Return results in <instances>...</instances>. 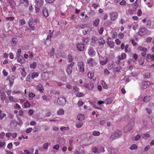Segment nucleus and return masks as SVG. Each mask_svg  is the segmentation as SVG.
<instances>
[{
    "label": "nucleus",
    "mask_w": 154,
    "mask_h": 154,
    "mask_svg": "<svg viewBox=\"0 0 154 154\" xmlns=\"http://www.w3.org/2000/svg\"><path fill=\"white\" fill-rule=\"evenodd\" d=\"M53 76V71H48L46 72H43L42 73L41 76L42 79L43 80L48 79L50 77H52Z\"/></svg>",
    "instance_id": "nucleus-1"
},
{
    "label": "nucleus",
    "mask_w": 154,
    "mask_h": 154,
    "mask_svg": "<svg viewBox=\"0 0 154 154\" xmlns=\"http://www.w3.org/2000/svg\"><path fill=\"white\" fill-rule=\"evenodd\" d=\"M85 64L82 61H79L77 63V67L79 72H84L85 71Z\"/></svg>",
    "instance_id": "nucleus-2"
},
{
    "label": "nucleus",
    "mask_w": 154,
    "mask_h": 154,
    "mask_svg": "<svg viewBox=\"0 0 154 154\" xmlns=\"http://www.w3.org/2000/svg\"><path fill=\"white\" fill-rule=\"evenodd\" d=\"M66 99L63 97H60L58 98L57 103L60 105L63 106L66 103Z\"/></svg>",
    "instance_id": "nucleus-3"
},
{
    "label": "nucleus",
    "mask_w": 154,
    "mask_h": 154,
    "mask_svg": "<svg viewBox=\"0 0 154 154\" xmlns=\"http://www.w3.org/2000/svg\"><path fill=\"white\" fill-rule=\"evenodd\" d=\"M122 132L121 131L118 130L117 131H116L112 135L111 137V138L112 140L117 139L122 135Z\"/></svg>",
    "instance_id": "nucleus-4"
},
{
    "label": "nucleus",
    "mask_w": 154,
    "mask_h": 154,
    "mask_svg": "<svg viewBox=\"0 0 154 154\" xmlns=\"http://www.w3.org/2000/svg\"><path fill=\"white\" fill-rule=\"evenodd\" d=\"M87 63L89 66H96L97 63L96 61L92 58H90L87 60Z\"/></svg>",
    "instance_id": "nucleus-5"
},
{
    "label": "nucleus",
    "mask_w": 154,
    "mask_h": 154,
    "mask_svg": "<svg viewBox=\"0 0 154 154\" xmlns=\"http://www.w3.org/2000/svg\"><path fill=\"white\" fill-rule=\"evenodd\" d=\"M106 41L107 44L109 47L111 48H113L115 45V43L113 41L111 38L108 37Z\"/></svg>",
    "instance_id": "nucleus-6"
},
{
    "label": "nucleus",
    "mask_w": 154,
    "mask_h": 154,
    "mask_svg": "<svg viewBox=\"0 0 154 154\" xmlns=\"http://www.w3.org/2000/svg\"><path fill=\"white\" fill-rule=\"evenodd\" d=\"M74 62H72L67 66L66 71L68 74L70 75L71 74L72 72V67L74 66Z\"/></svg>",
    "instance_id": "nucleus-7"
},
{
    "label": "nucleus",
    "mask_w": 154,
    "mask_h": 154,
    "mask_svg": "<svg viewBox=\"0 0 154 154\" xmlns=\"http://www.w3.org/2000/svg\"><path fill=\"white\" fill-rule=\"evenodd\" d=\"M84 86L88 90H92L94 87V85L93 83L89 82L88 83H85L84 84Z\"/></svg>",
    "instance_id": "nucleus-8"
},
{
    "label": "nucleus",
    "mask_w": 154,
    "mask_h": 154,
    "mask_svg": "<svg viewBox=\"0 0 154 154\" xmlns=\"http://www.w3.org/2000/svg\"><path fill=\"white\" fill-rule=\"evenodd\" d=\"M78 50L80 51H85V45L83 44L78 43L76 45Z\"/></svg>",
    "instance_id": "nucleus-9"
},
{
    "label": "nucleus",
    "mask_w": 154,
    "mask_h": 154,
    "mask_svg": "<svg viewBox=\"0 0 154 154\" xmlns=\"http://www.w3.org/2000/svg\"><path fill=\"white\" fill-rule=\"evenodd\" d=\"M147 32V29L145 27H143L140 28L139 31V35L141 36H143L145 35Z\"/></svg>",
    "instance_id": "nucleus-10"
},
{
    "label": "nucleus",
    "mask_w": 154,
    "mask_h": 154,
    "mask_svg": "<svg viewBox=\"0 0 154 154\" xmlns=\"http://www.w3.org/2000/svg\"><path fill=\"white\" fill-rule=\"evenodd\" d=\"M151 83L149 82L144 81L142 83L141 88L143 89L146 88L150 85Z\"/></svg>",
    "instance_id": "nucleus-11"
},
{
    "label": "nucleus",
    "mask_w": 154,
    "mask_h": 154,
    "mask_svg": "<svg viewBox=\"0 0 154 154\" xmlns=\"http://www.w3.org/2000/svg\"><path fill=\"white\" fill-rule=\"evenodd\" d=\"M146 60L148 62L154 61V54H148L146 57Z\"/></svg>",
    "instance_id": "nucleus-12"
},
{
    "label": "nucleus",
    "mask_w": 154,
    "mask_h": 154,
    "mask_svg": "<svg viewBox=\"0 0 154 154\" xmlns=\"http://www.w3.org/2000/svg\"><path fill=\"white\" fill-rule=\"evenodd\" d=\"M118 16V13L117 12H114L112 13L110 15V19L112 20H114L117 18Z\"/></svg>",
    "instance_id": "nucleus-13"
},
{
    "label": "nucleus",
    "mask_w": 154,
    "mask_h": 154,
    "mask_svg": "<svg viewBox=\"0 0 154 154\" xmlns=\"http://www.w3.org/2000/svg\"><path fill=\"white\" fill-rule=\"evenodd\" d=\"M96 54L95 51L94 50L93 48H90L88 51V54L90 56H94Z\"/></svg>",
    "instance_id": "nucleus-14"
},
{
    "label": "nucleus",
    "mask_w": 154,
    "mask_h": 154,
    "mask_svg": "<svg viewBox=\"0 0 154 154\" xmlns=\"http://www.w3.org/2000/svg\"><path fill=\"white\" fill-rule=\"evenodd\" d=\"M17 61L20 63L21 64L25 63V60L22 56H17Z\"/></svg>",
    "instance_id": "nucleus-15"
},
{
    "label": "nucleus",
    "mask_w": 154,
    "mask_h": 154,
    "mask_svg": "<svg viewBox=\"0 0 154 154\" xmlns=\"http://www.w3.org/2000/svg\"><path fill=\"white\" fill-rule=\"evenodd\" d=\"M36 89L41 93H43L44 92V89L42 85L40 84L37 86Z\"/></svg>",
    "instance_id": "nucleus-16"
},
{
    "label": "nucleus",
    "mask_w": 154,
    "mask_h": 154,
    "mask_svg": "<svg viewBox=\"0 0 154 154\" xmlns=\"http://www.w3.org/2000/svg\"><path fill=\"white\" fill-rule=\"evenodd\" d=\"M39 75V73L38 72H34L32 73H31V78L32 79H34L35 78L37 77Z\"/></svg>",
    "instance_id": "nucleus-17"
},
{
    "label": "nucleus",
    "mask_w": 154,
    "mask_h": 154,
    "mask_svg": "<svg viewBox=\"0 0 154 154\" xmlns=\"http://www.w3.org/2000/svg\"><path fill=\"white\" fill-rule=\"evenodd\" d=\"M42 13L44 16L46 17H48L49 15L47 9L46 8H43Z\"/></svg>",
    "instance_id": "nucleus-18"
},
{
    "label": "nucleus",
    "mask_w": 154,
    "mask_h": 154,
    "mask_svg": "<svg viewBox=\"0 0 154 154\" xmlns=\"http://www.w3.org/2000/svg\"><path fill=\"white\" fill-rule=\"evenodd\" d=\"M100 22V19L99 18H97L94 20L93 25L95 27L97 26L99 24Z\"/></svg>",
    "instance_id": "nucleus-19"
},
{
    "label": "nucleus",
    "mask_w": 154,
    "mask_h": 154,
    "mask_svg": "<svg viewBox=\"0 0 154 154\" xmlns=\"http://www.w3.org/2000/svg\"><path fill=\"white\" fill-rule=\"evenodd\" d=\"M126 54L124 53H122L119 56V60H122L126 58Z\"/></svg>",
    "instance_id": "nucleus-20"
},
{
    "label": "nucleus",
    "mask_w": 154,
    "mask_h": 154,
    "mask_svg": "<svg viewBox=\"0 0 154 154\" xmlns=\"http://www.w3.org/2000/svg\"><path fill=\"white\" fill-rule=\"evenodd\" d=\"M35 2L37 5L39 6H42L44 3L43 0H35Z\"/></svg>",
    "instance_id": "nucleus-21"
},
{
    "label": "nucleus",
    "mask_w": 154,
    "mask_h": 154,
    "mask_svg": "<svg viewBox=\"0 0 154 154\" xmlns=\"http://www.w3.org/2000/svg\"><path fill=\"white\" fill-rule=\"evenodd\" d=\"M89 38L88 37H83L82 38V42L84 45H86L89 41Z\"/></svg>",
    "instance_id": "nucleus-22"
},
{
    "label": "nucleus",
    "mask_w": 154,
    "mask_h": 154,
    "mask_svg": "<svg viewBox=\"0 0 154 154\" xmlns=\"http://www.w3.org/2000/svg\"><path fill=\"white\" fill-rule=\"evenodd\" d=\"M7 98L6 96L5 93H2L1 94V99L4 103V100H5Z\"/></svg>",
    "instance_id": "nucleus-23"
},
{
    "label": "nucleus",
    "mask_w": 154,
    "mask_h": 154,
    "mask_svg": "<svg viewBox=\"0 0 154 154\" xmlns=\"http://www.w3.org/2000/svg\"><path fill=\"white\" fill-rule=\"evenodd\" d=\"M92 151L94 153H99L100 152H103V151L98 150L96 146L92 148Z\"/></svg>",
    "instance_id": "nucleus-24"
},
{
    "label": "nucleus",
    "mask_w": 154,
    "mask_h": 154,
    "mask_svg": "<svg viewBox=\"0 0 154 154\" xmlns=\"http://www.w3.org/2000/svg\"><path fill=\"white\" fill-rule=\"evenodd\" d=\"M15 79V77L14 76H12L10 78L9 84L11 86L13 85Z\"/></svg>",
    "instance_id": "nucleus-25"
},
{
    "label": "nucleus",
    "mask_w": 154,
    "mask_h": 154,
    "mask_svg": "<svg viewBox=\"0 0 154 154\" xmlns=\"http://www.w3.org/2000/svg\"><path fill=\"white\" fill-rule=\"evenodd\" d=\"M85 116L84 115L80 114L77 116L78 119L80 121H82L85 119Z\"/></svg>",
    "instance_id": "nucleus-26"
},
{
    "label": "nucleus",
    "mask_w": 154,
    "mask_h": 154,
    "mask_svg": "<svg viewBox=\"0 0 154 154\" xmlns=\"http://www.w3.org/2000/svg\"><path fill=\"white\" fill-rule=\"evenodd\" d=\"M75 95L77 97H83L85 95L82 92H80L79 91L77 92L75 94Z\"/></svg>",
    "instance_id": "nucleus-27"
},
{
    "label": "nucleus",
    "mask_w": 154,
    "mask_h": 154,
    "mask_svg": "<svg viewBox=\"0 0 154 154\" xmlns=\"http://www.w3.org/2000/svg\"><path fill=\"white\" fill-rule=\"evenodd\" d=\"M99 42L100 44L103 45L105 43V41L103 37H101L99 38Z\"/></svg>",
    "instance_id": "nucleus-28"
},
{
    "label": "nucleus",
    "mask_w": 154,
    "mask_h": 154,
    "mask_svg": "<svg viewBox=\"0 0 154 154\" xmlns=\"http://www.w3.org/2000/svg\"><path fill=\"white\" fill-rule=\"evenodd\" d=\"M64 113V111L63 109H60L57 112V114L59 115H63Z\"/></svg>",
    "instance_id": "nucleus-29"
},
{
    "label": "nucleus",
    "mask_w": 154,
    "mask_h": 154,
    "mask_svg": "<svg viewBox=\"0 0 154 154\" xmlns=\"http://www.w3.org/2000/svg\"><path fill=\"white\" fill-rule=\"evenodd\" d=\"M137 49L140 51H147V49L146 48L141 46H138Z\"/></svg>",
    "instance_id": "nucleus-30"
},
{
    "label": "nucleus",
    "mask_w": 154,
    "mask_h": 154,
    "mask_svg": "<svg viewBox=\"0 0 154 154\" xmlns=\"http://www.w3.org/2000/svg\"><path fill=\"white\" fill-rule=\"evenodd\" d=\"M21 74L23 77H25L26 75V72L25 70V69L24 67L21 71Z\"/></svg>",
    "instance_id": "nucleus-31"
},
{
    "label": "nucleus",
    "mask_w": 154,
    "mask_h": 154,
    "mask_svg": "<svg viewBox=\"0 0 154 154\" xmlns=\"http://www.w3.org/2000/svg\"><path fill=\"white\" fill-rule=\"evenodd\" d=\"M37 66V63L35 62H32L30 64V67L31 68L35 69Z\"/></svg>",
    "instance_id": "nucleus-32"
},
{
    "label": "nucleus",
    "mask_w": 154,
    "mask_h": 154,
    "mask_svg": "<svg viewBox=\"0 0 154 154\" xmlns=\"http://www.w3.org/2000/svg\"><path fill=\"white\" fill-rule=\"evenodd\" d=\"M12 42L13 44L14 45V46H15L17 44L18 39L16 38H13L12 40Z\"/></svg>",
    "instance_id": "nucleus-33"
},
{
    "label": "nucleus",
    "mask_w": 154,
    "mask_h": 154,
    "mask_svg": "<svg viewBox=\"0 0 154 154\" xmlns=\"http://www.w3.org/2000/svg\"><path fill=\"white\" fill-rule=\"evenodd\" d=\"M68 59L69 62L71 63L73 62L72 61L73 60V58L71 55L69 54L68 55Z\"/></svg>",
    "instance_id": "nucleus-34"
},
{
    "label": "nucleus",
    "mask_w": 154,
    "mask_h": 154,
    "mask_svg": "<svg viewBox=\"0 0 154 154\" xmlns=\"http://www.w3.org/2000/svg\"><path fill=\"white\" fill-rule=\"evenodd\" d=\"M106 102L107 104H111L113 101L112 98H107L106 99Z\"/></svg>",
    "instance_id": "nucleus-35"
},
{
    "label": "nucleus",
    "mask_w": 154,
    "mask_h": 154,
    "mask_svg": "<svg viewBox=\"0 0 154 154\" xmlns=\"http://www.w3.org/2000/svg\"><path fill=\"white\" fill-rule=\"evenodd\" d=\"M42 98L44 100H45L46 101H47L49 100V97L48 95H44L42 96Z\"/></svg>",
    "instance_id": "nucleus-36"
},
{
    "label": "nucleus",
    "mask_w": 154,
    "mask_h": 154,
    "mask_svg": "<svg viewBox=\"0 0 154 154\" xmlns=\"http://www.w3.org/2000/svg\"><path fill=\"white\" fill-rule=\"evenodd\" d=\"M35 96V94L33 93H29V99L32 100L33 98Z\"/></svg>",
    "instance_id": "nucleus-37"
},
{
    "label": "nucleus",
    "mask_w": 154,
    "mask_h": 154,
    "mask_svg": "<svg viewBox=\"0 0 154 154\" xmlns=\"http://www.w3.org/2000/svg\"><path fill=\"white\" fill-rule=\"evenodd\" d=\"M19 23H20V25L21 26L23 25L24 24H25L26 23V21L24 19H20L19 20Z\"/></svg>",
    "instance_id": "nucleus-38"
},
{
    "label": "nucleus",
    "mask_w": 154,
    "mask_h": 154,
    "mask_svg": "<svg viewBox=\"0 0 154 154\" xmlns=\"http://www.w3.org/2000/svg\"><path fill=\"white\" fill-rule=\"evenodd\" d=\"M142 137L145 139H147L150 137V135L148 134H143L142 135Z\"/></svg>",
    "instance_id": "nucleus-39"
},
{
    "label": "nucleus",
    "mask_w": 154,
    "mask_h": 154,
    "mask_svg": "<svg viewBox=\"0 0 154 154\" xmlns=\"http://www.w3.org/2000/svg\"><path fill=\"white\" fill-rule=\"evenodd\" d=\"M60 130L62 131H66V130H68L69 131V128L68 127H61L60 128Z\"/></svg>",
    "instance_id": "nucleus-40"
},
{
    "label": "nucleus",
    "mask_w": 154,
    "mask_h": 154,
    "mask_svg": "<svg viewBox=\"0 0 154 154\" xmlns=\"http://www.w3.org/2000/svg\"><path fill=\"white\" fill-rule=\"evenodd\" d=\"M150 97L148 96H146L144 97L143 100V101L146 103L149 102V100Z\"/></svg>",
    "instance_id": "nucleus-41"
},
{
    "label": "nucleus",
    "mask_w": 154,
    "mask_h": 154,
    "mask_svg": "<svg viewBox=\"0 0 154 154\" xmlns=\"http://www.w3.org/2000/svg\"><path fill=\"white\" fill-rule=\"evenodd\" d=\"M53 35V34L51 32V31L50 30H49L48 32V35L47 37V39H50L52 36Z\"/></svg>",
    "instance_id": "nucleus-42"
},
{
    "label": "nucleus",
    "mask_w": 154,
    "mask_h": 154,
    "mask_svg": "<svg viewBox=\"0 0 154 154\" xmlns=\"http://www.w3.org/2000/svg\"><path fill=\"white\" fill-rule=\"evenodd\" d=\"M30 103L28 101L25 102L24 104V106L25 108L29 107L30 106Z\"/></svg>",
    "instance_id": "nucleus-43"
},
{
    "label": "nucleus",
    "mask_w": 154,
    "mask_h": 154,
    "mask_svg": "<svg viewBox=\"0 0 154 154\" xmlns=\"http://www.w3.org/2000/svg\"><path fill=\"white\" fill-rule=\"evenodd\" d=\"M18 124V122L15 120H12L11 123V125H13L15 126H16Z\"/></svg>",
    "instance_id": "nucleus-44"
},
{
    "label": "nucleus",
    "mask_w": 154,
    "mask_h": 154,
    "mask_svg": "<svg viewBox=\"0 0 154 154\" xmlns=\"http://www.w3.org/2000/svg\"><path fill=\"white\" fill-rule=\"evenodd\" d=\"M83 123L82 122H79L78 123H76V126L78 128H81L83 125Z\"/></svg>",
    "instance_id": "nucleus-45"
},
{
    "label": "nucleus",
    "mask_w": 154,
    "mask_h": 154,
    "mask_svg": "<svg viewBox=\"0 0 154 154\" xmlns=\"http://www.w3.org/2000/svg\"><path fill=\"white\" fill-rule=\"evenodd\" d=\"M108 61V59L106 58L105 60H100V64L102 65L106 64Z\"/></svg>",
    "instance_id": "nucleus-46"
},
{
    "label": "nucleus",
    "mask_w": 154,
    "mask_h": 154,
    "mask_svg": "<svg viewBox=\"0 0 154 154\" xmlns=\"http://www.w3.org/2000/svg\"><path fill=\"white\" fill-rule=\"evenodd\" d=\"M31 76L30 75H28L26 79V81L27 82H31Z\"/></svg>",
    "instance_id": "nucleus-47"
},
{
    "label": "nucleus",
    "mask_w": 154,
    "mask_h": 154,
    "mask_svg": "<svg viewBox=\"0 0 154 154\" xmlns=\"http://www.w3.org/2000/svg\"><path fill=\"white\" fill-rule=\"evenodd\" d=\"M126 2L124 0L122 1L119 3V5L122 6H125L126 5Z\"/></svg>",
    "instance_id": "nucleus-48"
},
{
    "label": "nucleus",
    "mask_w": 154,
    "mask_h": 154,
    "mask_svg": "<svg viewBox=\"0 0 154 154\" xmlns=\"http://www.w3.org/2000/svg\"><path fill=\"white\" fill-rule=\"evenodd\" d=\"M152 39L151 37H148L146 38L145 41L147 43H149L151 41Z\"/></svg>",
    "instance_id": "nucleus-49"
},
{
    "label": "nucleus",
    "mask_w": 154,
    "mask_h": 154,
    "mask_svg": "<svg viewBox=\"0 0 154 154\" xmlns=\"http://www.w3.org/2000/svg\"><path fill=\"white\" fill-rule=\"evenodd\" d=\"M137 146L135 144H134L132 145L130 147V149L131 150H133L134 149H137Z\"/></svg>",
    "instance_id": "nucleus-50"
},
{
    "label": "nucleus",
    "mask_w": 154,
    "mask_h": 154,
    "mask_svg": "<svg viewBox=\"0 0 154 154\" xmlns=\"http://www.w3.org/2000/svg\"><path fill=\"white\" fill-rule=\"evenodd\" d=\"M100 132L99 131H94L93 133V135L94 136H98L100 135Z\"/></svg>",
    "instance_id": "nucleus-51"
},
{
    "label": "nucleus",
    "mask_w": 154,
    "mask_h": 154,
    "mask_svg": "<svg viewBox=\"0 0 154 154\" xmlns=\"http://www.w3.org/2000/svg\"><path fill=\"white\" fill-rule=\"evenodd\" d=\"M6 115L5 113H2L0 114V120H2L6 116Z\"/></svg>",
    "instance_id": "nucleus-52"
},
{
    "label": "nucleus",
    "mask_w": 154,
    "mask_h": 154,
    "mask_svg": "<svg viewBox=\"0 0 154 154\" xmlns=\"http://www.w3.org/2000/svg\"><path fill=\"white\" fill-rule=\"evenodd\" d=\"M109 73V72L107 69H106L104 70V75L106 76L108 75Z\"/></svg>",
    "instance_id": "nucleus-53"
},
{
    "label": "nucleus",
    "mask_w": 154,
    "mask_h": 154,
    "mask_svg": "<svg viewBox=\"0 0 154 154\" xmlns=\"http://www.w3.org/2000/svg\"><path fill=\"white\" fill-rule=\"evenodd\" d=\"M2 73L5 76H6L8 75V72L5 69H4L2 71Z\"/></svg>",
    "instance_id": "nucleus-54"
},
{
    "label": "nucleus",
    "mask_w": 154,
    "mask_h": 154,
    "mask_svg": "<svg viewBox=\"0 0 154 154\" xmlns=\"http://www.w3.org/2000/svg\"><path fill=\"white\" fill-rule=\"evenodd\" d=\"M32 128H28L26 130V132L27 133H29L31 132Z\"/></svg>",
    "instance_id": "nucleus-55"
},
{
    "label": "nucleus",
    "mask_w": 154,
    "mask_h": 154,
    "mask_svg": "<svg viewBox=\"0 0 154 154\" xmlns=\"http://www.w3.org/2000/svg\"><path fill=\"white\" fill-rule=\"evenodd\" d=\"M151 22L149 20H148L146 24V26L147 28L151 26Z\"/></svg>",
    "instance_id": "nucleus-56"
},
{
    "label": "nucleus",
    "mask_w": 154,
    "mask_h": 154,
    "mask_svg": "<svg viewBox=\"0 0 154 154\" xmlns=\"http://www.w3.org/2000/svg\"><path fill=\"white\" fill-rule=\"evenodd\" d=\"M9 100L11 102H15L14 98L12 96H10L9 97Z\"/></svg>",
    "instance_id": "nucleus-57"
},
{
    "label": "nucleus",
    "mask_w": 154,
    "mask_h": 154,
    "mask_svg": "<svg viewBox=\"0 0 154 154\" xmlns=\"http://www.w3.org/2000/svg\"><path fill=\"white\" fill-rule=\"evenodd\" d=\"M73 89L74 90V93L75 94L77 92H78L79 90V88L75 86H74Z\"/></svg>",
    "instance_id": "nucleus-58"
},
{
    "label": "nucleus",
    "mask_w": 154,
    "mask_h": 154,
    "mask_svg": "<svg viewBox=\"0 0 154 154\" xmlns=\"http://www.w3.org/2000/svg\"><path fill=\"white\" fill-rule=\"evenodd\" d=\"M87 75L88 78L91 79L93 77L94 75L91 72H88V74Z\"/></svg>",
    "instance_id": "nucleus-59"
},
{
    "label": "nucleus",
    "mask_w": 154,
    "mask_h": 154,
    "mask_svg": "<svg viewBox=\"0 0 154 154\" xmlns=\"http://www.w3.org/2000/svg\"><path fill=\"white\" fill-rule=\"evenodd\" d=\"M116 44L117 45H120L121 43V41L119 39H116L115 40Z\"/></svg>",
    "instance_id": "nucleus-60"
},
{
    "label": "nucleus",
    "mask_w": 154,
    "mask_h": 154,
    "mask_svg": "<svg viewBox=\"0 0 154 154\" xmlns=\"http://www.w3.org/2000/svg\"><path fill=\"white\" fill-rule=\"evenodd\" d=\"M140 137L141 136L140 134H137L135 138V140L137 141L139 140L140 138Z\"/></svg>",
    "instance_id": "nucleus-61"
},
{
    "label": "nucleus",
    "mask_w": 154,
    "mask_h": 154,
    "mask_svg": "<svg viewBox=\"0 0 154 154\" xmlns=\"http://www.w3.org/2000/svg\"><path fill=\"white\" fill-rule=\"evenodd\" d=\"M59 148L60 145L59 144H56L53 147V148L54 149H55L57 150Z\"/></svg>",
    "instance_id": "nucleus-62"
},
{
    "label": "nucleus",
    "mask_w": 154,
    "mask_h": 154,
    "mask_svg": "<svg viewBox=\"0 0 154 154\" xmlns=\"http://www.w3.org/2000/svg\"><path fill=\"white\" fill-rule=\"evenodd\" d=\"M66 86L69 90L71 89L72 88V86L68 83L66 85Z\"/></svg>",
    "instance_id": "nucleus-63"
},
{
    "label": "nucleus",
    "mask_w": 154,
    "mask_h": 154,
    "mask_svg": "<svg viewBox=\"0 0 154 154\" xmlns=\"http://www.w3.org/2000/svg\"><path fill=\"white\" fill-rule=\"evenodd\" d=\"M14 108L15 109H19L20 108V107L18 104L16 103L15 104V106H14Z\"/></svg>",
    "instance_id": "nucleus-64"
}]
</instances>
